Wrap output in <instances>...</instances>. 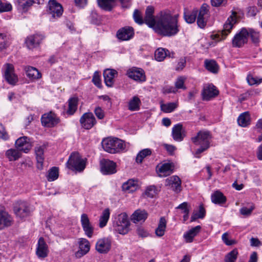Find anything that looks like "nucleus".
Returning a JSON list of instances; mask_svg holds the SVG:
<instances>
[{
    "label": "nucleus",
    "mask_w": 262,
    "mask_h": 262,
    "mask_svg": "<svg viewBox=\"0 0 262 262\" xmlns=\"http://www.w3.org/2000/svg\"><path fill=\"white\" fill-rule=\"evenodd\" d=\"M0 138L4 140H7L9 139V136L2 124H0Z\"/></svg>",
    "instance_id": "nucleus-62"
},
{
    "label": "nucleus",
    "mask_w": 262,
    "mask_h": 262,
    "mask_svg": "<svg viewBox=\"0 0 262 262\" xmlns=\"http://www.w3.org/2000/svg\"><path fill=\"white\" fill-rule=\"evenodd\" d=\"M58 177V168L56 167H53L49 171L48 180L52 181L56 180Z\"/></svg>",
    "instance_id": "nucleus-49"
},
{
    "label": "nucleus",
    "mask_w": 262,
    "mask_h": 262,
    "mask_svg": "<svg viewBox=\"0 0 262 262\" xmlns=\"http://www.w3.org/2000/svg\"><path fill=\"white\" fill-rule=\"evenodd\" d=\"M4 76L6 81L10 84L14 85L18 82V77L14 73V68L11 63L4 66Z\"/></svg>",
    "instance_id": "nucleus-6"
},
{
    "label": "nucleus",
    "mask_w": 262,
    "mask_h": 262,
    "mask_svg": "<svg viewBox=\"0 0 262 262\" xmlns=\"http://www.w3.org/2000/svg\"><path fill=\"white\" fill-rule=\"evenodd\" d=\"M85 234L89 238L92 237L94 232V228L91 224L82 226Z\"/></svg>",
    "instance_id": "nucleus-53"
},
{
    "label": "nucleus",
    "mask_w": 262,
    "mask_h": 262,
    "mask_svg": "<svg viewBox=\"0 0 262 262\" xmlns=\"http://www.w3.org/2000/svg\"><path fill=\"white\" fill-rule=\"evenodd\" d=\"M92 81L93 82L94 84L97 86L98 88H101V79L100 76L98 72H95L94 74Z\"/></svg>",
    "instance_id": "nucleus-59"
},
{
    "label": "nucleus",
    "mask_w": 262,
    "mask_h": 262,
    "mask_svg": "<svg viewBox=\"0 0 262 262\" xmlns=\"http://www.w3.org/2000/svg\"><path fill=\"white\" fill-rule=\"evenodd\" d=\"M118 72L115 70L106 69L103 72L104 80L106 85L112 87L114 83V79L117 75Z\"/></svg>",
    "instance_id": "nucleus-26"
},
{
    "label": "nucleus",
    "mask_w": 262,
    "mask_h": 262,
    "mask_svg": "<svg viewBox=\"0 0 262 262\" xmlns=\"http://www.w3.org/2000/svg\"><path fill=\"white\" fill-rule=\"evenodd\" d=\"M238 255V251L236 249L228 253L225 257V262H235Z\"/></svg>",
    "instance_id": "nucleus-47"
},
{
    "label": "nucleus",
    "mask_w": 262,
    "mask_h": 262,
    "mask_svg": "<svg viewBox=\"0 0 262 262\" xmlns=\"http://www.w3.org/2000/svg\"><path fill=\"white\" fill-rule=\"evenodd\" d=\"M114 227L115 228V230L119 234L124 235L128 232L129 225L121 224L120 225H114Z\"/></svg>",
    "instance_id": "nucleus-50"
},
{
    "label": "nucleus",
    "mask_w": 262,
    "mask_h": 262,
    "mask_svg": "<svg viewBox=\"0 0 262 262\" xmlns=\"http://www.w3.org/2000/svg\"><path fill=\"white\" fill-rule=\"evenodd\" d=\"M27 77L33 79H39L41 77V73L35 68L28 67L26 68Z\"/></svg>",
    "instance_id": "nucleus-40"
},
{
    "label": "nucleus",
    "mask_w": 262,
    "mask_h": 262,
    "mask_svg": "<svg viewBox=\"0 0 262 262\" xmlns=\"http://www.w3.org/2000/svg\"><path fill=\"white\" fill-rule=\"evenodd\" d=\"M95 115L99 119H102L104 117V111L99 107H96L94 110Z\"/></svg>",
    "instance_id": "nucleus-63"
},
{
    "label": "nucleus",
    "mask_w": 262,
    "mask_h": 262,
    "mask_svg": "<svg viewBox=\"0 0 262 262\" xmlns=\"http://www.w3.org/2000/svg\"><path fill=\"white\" fill-rule=\"evenodd\" d=\"M237 23L236 13L234 12L228 18L224 25V29L222 30L221 35L222 39H224L230 33L233 26Z\"/></svg>",
    "instance_id": "nucleus-15"
},
{
    "label": "nucleus",
    "mask_w": 262,
    "mask_h": 262,
    "mask_svg": "<svg viewBox=\"0 0 262 262\" xmlns=\"http://www.w3.org/2000/svg\"><path fill=\"white\" fill-rule=\"evenodd\" d=\"M6 156L10 161H13L18 160L21 157V153L17 148H11L6 151Z\"/></svg>",
    "instance_id": "nucleus-36"
},
{
    "label": "nucleus",
    "mask_w": 262,
    "mask_h": 262,
    "mask_svg": "<svg viewBox=\"0 0 262 262\" xmlns=\"http://www.w3.org/2000/svg\"><path fill=\"white\" fill-rule=\"evenodd\" d=\"M138 187L136 182L134 180L130 179L122 184V190L127 192H132L135 191Z\"/></svg>",
    "instance_id": "nucleus-33"
},
{
    "label": "nucleus",
    "mask_w": 262,
    "mask_h": 262,
    "mask_svg": "<svg viewBox=\"0 0 262 262\" xmlns=\"http://www.w3.org/2000/svg\"><path fill=\"white\" fill-rule=\"evenodd\" d=\"M134 36V29L132 27L125 26L119 29L116 33L117 38L121 41H127Z\"/></svg>",
    "instance_id": "nucleus-14"
},
{
    "label": "nucleus",
    "mask_w": 262,
    "mask_h": 262,
    "mask_svg": "<svg viewBox=\"0 0 262 262\" xmlns=\"http://www.w3.org/2000/svg\"><path fill=\"white\" fill-rule=\"evenodd\" d=\"M12 9V6L2 0H0V12L9 11Z\"/></svg>",
    "instance_id": "nucleus-55"
},
{
    "label": "nucleus",
    "mask_w": 262,
    "mask_h": 262,
    "mask_svg": "<svg viewBox=\"0 0 262 262\" xmlns=\"http://www.w3.org/2000/svg\"><path fill=\"white\" fill-rule=\"evenodd\" d=\"M92 23L99 25L102 21V17L99 15L96 12H92L91 15Z\"/></svg>",
    "instance_id": "nucleus-57"
},
{
    "label": "nucleus",
    "mask_w": 262,
    "mask_h": 262,
    "mask_svg": "<svg viewBox=\"0 0 262 262\" xmlns=\"http://www.w3.org/2000/svg\"><path fill=\"white\" fill-rule=\"evenodd\" d=\"M67 165L69 169L79 172L83 171L85 167L84 160L81 159L79 154L76 152L71 154L67 162Z\"/></svg>",
    "instance_id": "nucleus-4"
},
{
    "label": "nucleus",
    "mask_w": 262,
    "mask_h": 262,
    "mask_svg": "<svg viewBox=\"0 0 262 262\" xmlns=\"http://www.w3.org/2000/svg\"><path fill=\"white\" fill-rule=\"evenodd\" d=\"M170 57L169 51L166 49L159 48L155 52V59L158 61L164 60L166 57Z\"/></svg>",
    "instance_id": "nucleus-32"
},
{
    "label": "nucleus",
    "mask_w": 262,
    "mask_h": 262,
    "mask_svg": "<svg viewBox=\"0 0 262 262\" xmlns=\"http://www.w3.org/2000/svg\"><path fill=\"white\" fill-rule=\"evenodd\" d=\"M154 13V7L148 6L144 19V23L157 34L162 36L171 37L178 33L180 30L178 14L172 15L168 11H163L155 17Z\"/></svg>",
    "instance_id": "nucleus-1"
},
{
    "label": "nucleus",
    "mask_w": 262,
    "mask_h": 262,
    "mask_svg": "<svg viewBox=\"0 0 262 262\" xmlns=\"http://www.w3.org/2000/svg\"><path fill=\"white\" fill-rule=\"evenodd\" d=\"M135 21L138 24H142L144 23V19H143L140 12L138 10H135L133 14Z\"/></svg>",
    "instance_id": "nucleus-56"
},
{
    "label": "nucleus",
    "mask_w": 262,
    "mask_h": 262,
    "mask_svg": "<svg viewBox=\"0 0 262 262\" xmlns=\"http://www.w3.org/2000/svg\"><path fill=\"white\" fill-rule=\"evenodd\" d=\"M173 164L172 163H164L157 166V171L160 177H166L170 174L173 171Z\"/></svg>",
    "instance_id": "nucleus-25"
},
{
    "label": "nucleus",
    "mask_w": 262,
    "mask_h": 262,
    "mask_svg": "<svg viewBox=\"0 0 262 262\" xmlns=\"http://www.w3.org/2000/svg\"><path fill=\"white\" fill-rule=\"evenodd\" d=\"M101 143L103 149L111 154L119 152L125 148L123 141L117 138L104 139Z\"/></svg>",
    "instance_id": "nucleus-3"
},
{
    "label": "nucleus",
    "mask_w": 262,
    "mask_h": 262,
    "mask_svg": "<svg viewBox=\"0 0 262 262\" xmlns=\"http://www.w3.org/2000/svg\"><path fill=\"white\" fill-rule=\"evenodd\" d=\"M182 125L177 124L172 129V136L174 140L180 142L183 140L184 137L182 134Z\"/></svg>",
    "instance_id": "nucleus-30"
},
{
    "label": "nucleus",
    "mask_w": 262,
    "mask_h": 262,
    "mask_svg": "<svg viewBox=\"0 0 262 262\" xmlns=\"http://www.w3.org/2000/svg\"><path fill=\"white\" fill-rule=\"evenodd\" d=\"M43 0H17V7L19 9L23 11H27L29 8L33 4H41L43 3Z\"/></svg>",
    "instance_id": "nucleus-28"
},
{
    "label": "nucleus",
    "mask_w": 262,
    "mask_h": 262,
    "mask_svg": "<svg viewBox=\"0 0 262 262\" xmlns=\"http://www.w3.org/2000/svg\"><path fill=\"white\" fill-rule=\"evenodd\" d=\"M211 138L210 133L207 130H201L198 133L196 136L192 138V142L195 145L200 146L194 154L195 157L200 158L199 155L209 148Z\"/></svg>",
    "instance_id": "nucleus-2"
},
{
    "label": "nucleus",
    "mask_w": 262,
    "mask_h": 262,
    "mask_svg": "<svg viewBox=\"0 0 262 262\" xmlns=\"http://www.w3.org/2000/svg\"><path fill=\"white\" fill-rule=\"evenodd\" d=\"M79 250L75 253V256L77 258H81L86 254L90 250V243L85 238H80L78 242Z\"/></svg>",
    "instance_id": "nucleus-21"
},
{
    "label": "nucleus",
    "mask_w": 262,
    "mask_h": 262,
    "mask_svg": "<svg viewBox=\"0 0 262 262\" xmlns=\"http://www.w3.org/2000/svg\"><path fill=\"white\" fill-rule=\"evenodd\" d=\"M161 107V110L164 112L170 113L177 107V104L174 102H171L168 104H162Z\"/></svg>",
    "instance_id": "nucleus-51"
},
{
    "label": "nucleus",
    "mask_w": 262,
    "mask_h": 262,
    "mask_svg": "<svg viewBox=\"0 0 262 262\" xmlns=\"http://www.w3.org/2000/svg\"><path fill=\"white\" fill-rule=\"evenodd\" d=\"M239 125L242 127H246L250 122V116L248 112L242 113L237 119Z\"/></svg>",
    "instance_id": "nucleus-34"
},
{
    "label": "nucleus",
    "mask_w": 262,
    "mask_h": 262,
    "mask_svg": "<svg viewBox=\"0 0 262 262\" xmlns=\"http://www.w3.org/2000/svg\"><path fill=\"white\" fill-rule=\"evenodd\" d=\"M197 17V24L201 28H204L207 24V21L209 17V6L204 3L198 11Z\"/></svg>",
    "instance_id": "nucleus-7"
},
{
    "label": "nucleus",
    "mask_w": 262,
    "mask_h": 262,
    "mask_svg": "<svg viewBox=\"0 0 262 262\" xmlns=\"http://www.w3.org/2000/svg\"><path fill=\"white\" fill-rule=\"evenodd\" d=\"M248 207H243L240 209V213L245 216H249L255 209V205L253 203L247 204Z\"/></svg>",
    "instance_id": "nucleus-46"
},
{
    "label": "nucleus",
    "mask_w": 262,
    "mask_h": 262,
    "mask_svg": "<svg viewBox=\"0 0 262 262\" xmlns=\"http://www.w3.org/2000/svg\"><path fill=\"white\" fill-rule=\"evenodd\" d=\"M185 80V78L183 77H178L175 82V88L177 90L179 89H186V87L184 86Z\"/></svg>",
    "instance_id": "nucleus-58"
},
{
    "label": "nucleus",
    "mask_w": 262,
    "mask_h": 262,
    "mask_svg": "<svg viewBox=\"0 0 262 262\" xmlns=\"http://www.w3.org/2000/svg\"><path fill=\"white\" fill-rule=\"evenodd\" d=\"M148 213L145 210L137 209L132 214L131 220L134 223L144 222L148 217Z\"/></svg>",
    "instance_id": "nucleus-27"
},
{
    "label": "nucleus",
    "mask_w": 262,
    "mask_h": 262,
    "mask_svg": "<svg viewBox=\"0 0 262 262\" xmlns=\"http://www.w3.org/2000/svg\"><path fill=\"white\" fill-rule=\"evenodd\" d=\"M101 171L103 174H111L116 172V164L113 161L103 159L100 161Z\"/></svg>",
    "instance_id": "nucleus-16"
},
{
    "label": "nucleus",
    "mask_w": 262,
    "mask_h": 262,
    "mask_svg": "<svg viewBox=\"0 0 262 262\" xmlns=\"http://www.w3.org/2000/svg\"><path fill=\"white\" fill-rule=\"evenodd\" d=\"M219 94V91L216 87L212 84L205 85L204 86L202 95L203 100H210L211 98H214Z\"/></svg>",
    "instance_id": "nucleus-20"
},
{
    "label": "nucleus",
    "mask_w": 262,
    "mask_h": 262,
    "mask_svg": "<svg viewBox=\"0 0 262 262\" xmlns=\"http://www.w3.org/2000/svg\"><path fill=\"white\" fill-rule=\"evenodd\" d=\"M141 101L139 98L137 96H134L128 102V110L131 111H138L140 109Z\"/></svg>",
    "instance_id": "nucleus-43"
},
{
    "label": "nucleus",
    "mask_w": 262,
    "mask_h": 262,
    "mask_svg": "<svg viewBox=\"0 0 262 262\" xmlns=\"http://www.w3.org/2000/svg\"><path fill=\"white\" fill-rule=\"evenodd\" d=\"M201 227L200 225L196 226L184 233L183 237L185 238L186 242L191 243L192 242L194 237L200 231Z\"/></svg>",
    "instance_id": "nucleus-29"
},
{
    "label": "nucleus",
    "mask_w": 262,
    "mask_h": 262,
    "mask_svg": "<svg viewBox=\"0 0 262 262\" xmlns=\"http://www.w3.org/2000/svg\"><path fill=\"white\" fill-rule=\"evenodd\" d=\"M46 149L45 145H37L35 147V154L37 161V167L38 169H42L45 160L44 152Z\"/></svg>",
    "instance_id": "nucleus-23"
},
{
    "label": "nucleus",
    "mask_w": 262,
    "mask_h": 262,
    "mask_svg": "<svg viewBox=\"0 0 262 262\" xmlns=\"http://www.w3.org/2000/svg\"><path fill=\"white\" fill-rule=\"evenodd\" d=\"M48 12L54 18H58L63 13L62 6L56 0H50L48 3Z\"/></svg>",
    "instance_id": "nucleus-18"
},
{
    "label": "nucleus",
    "mask_w": 262,
    "mask_h": 262,
    "mask_svg": "<svg viewBox=\"0 0 262 262\" xmlns=\"http://www.w3.org/2000/svg\"><path fill=\"white\" fill-rule=\"evenodd\" d=\"M13 223L12 217L7 212L0 210V230L11 226Z\"/></svg>",
    "instance_id": "nucleus-24"
},
{
    "label": "nucleus",
    "mask_w": 262,
    "mask_h": 262,
    "mask_svg": "<svg viewBox=\"0 0 262 262\" xmlns=\"http://www.w3.org/2000/svg\"><path fill=\"white\" fill-rule=\"evenodd\" d=\"M151 151L148 148H146L140 151L136 157V162L137 163H141L144 158L150 155Z\"/></svg>",
    "instance_id": "nucleus-48"
},
{
    "label": "nucleus",
    "mask_w": 262,
    "mask_h": 262,
    "mask_svg": "<svg viewBox=\"0 0 262 262\" xmlns=\"http://www.w3.org/2000/svg\"><path fill=\"white\" fill-rule=\"evenodd\" d=\"M16 148L19 151L28 153L32 147V144L29 138L23 136L17 139L15 143Z\"/></svg>",
    "instance_id": "nucleus-11"
},
{
    "label": "nucleus",
    "mask_w": 262,
    "mask_h": 262,
    "mask_svg": "<svg viewBox=\"0 0 262 262\" xmlns=\"http://www.w3.org/2000/svg\"><path fill=\"white\" fill-rule=\"evenodd\" d=\"M163 146L168 152V154L170 155H173L174 154V151L177 149L176 146L172 145L165 143L163 144Z\"/></svg>",
    "instance_id": "nucleus-61"
},
{
    "label": "nucleus",
    "mask_w": 262,
    "mask_h": 262,
    "mask_svg": "<svg viewBox=\"0 0 262 262\" xmlns=\"http://www.w3.org/2000/svg\"><path fill=\"white\" fill-rule=\"evenodd\" d=\"M259 12V10L256 6H251L247 8V15L249 16H255Z\"/></svg>",
    "instance_id": "nucleus-60"
},
{
    "label": "nucleus",
    "mask_w": 262,
    "mask_h": 262,
    "mask_svg": "<svg viewBox=\"0 0 262 262\" xmlns=\"http://www.w3.org/2000/svg\"><path fill=\"white\" fill-rule=\"evenodd\" d=\"M110 216V210L108 208L105 209L100 216L99 226L100 228L105 227L109 220Z\"/></svg>",
    "instance_id": "nucleus-38"
},
{
    "label": "nucleus",
    "mask_w": 262,
    "mask_h": 262,
    "mask_svg": "<svg viewBox=\"0 0 262 262\" xmlns=\"http://www.w3.org/2000/svg\"><path fill=\"white\" fill-rule=\"evenodd\" d=\"M205 67L206 69L213 73H216L218 72L219 67L216 62L213 60H206L205 61Z\"/></svg>",
    "instance_id": "nucleus-44"
},
{
    "label": "nucleus",
    "mask_w": 262,
    "mask_h": 262,
    "mask_svg": "<svg viewBox=\"0 0 262 262\" xmlns=\"http://www.w3.org/2000/svg\"><path fill=\"white\" fill-rule=\"evenodd\" d=\"M116 0H97L99 7L105 11H111L113 7V3Z\"/></svg>",
    "instance_id": "nucleus-37"
},
{
    "label": "nucleus",
    "mask_w": 262,
    "mask_h": 262,
    "mask_svg": "<svg viewBox=\"0 0 262 262\" xmlns=\"http://www.w3.org/2000/svg\"><path fill=\"white\" fill-rule=\"evenodd\" d=\"M45 36L41 34H35L28 36L25 39L26 47L29 50H33L38 47Z\"/></svg>",
    "instance_id": "nucleus-12"
},
{
    "label": "nucleus",
    "mask_w": 262,
    "mask_h": 262,
    "mask_svg": "<svg viewBox=\"0 0 262 262\" xmlns=\"http://www.w3.org/2000/svg\"><path fill=\"white\" fill-rule=\"evenodd\" d=\"M165 185L176 193L182 190L181 180L177 176H172L165 180Z\"/></svg>",
    "instance_id": "nucleus-17"
},
{
    "label": "nucleus",
    "mask_w": 262,
    "mask_h": 262,
    "mask_svg": "<svg viewBox=\"0 0 262 262\" xmlns=\"http://www.w3.org/2000/svg\"><path fill=\"white\" fill-rule=\"evenodd\" d=\"M80 123L83 128L90 129L96 124L97 121L93 113L89 112L83 114L80 119Z\"/></svg>",
    "instance_id": "nucleus-13"
},
{
    "label": "nucleus",
    "mask_w": 262,
    "mask_h": 262,
    "mask_svg": "<svg viewBox=\"0 0 262 262\" xmlns=\"http://www.w3.org/2000/svg\"><path fill=\"white\" fill-rule=\"evenodd\" d=\"M121 224L130 226L128 216L126 213H121L118 215L117 217H116L115 220L114 221L113 226L114 225H120Z\"/></svg>",
    "instance_id": "nucleus-39"
},
{
    "label": "nucleus",
    "mask_w": 262,
    "mask_h": 262,
    "mask_svg": "<svg viewBox=\"0 0 262 262\" xmlns=\"http://www.w3.org/2000/svg\"><path fill=\"white\" fill-rule=\"evenodd\" d=\"M166 227V221L164 217H161L160 219L158 226L155 230V233L157 236L161 237L164 235Z\"/></svg>",
    "instance_id": "nucleus-35"
},
{
    "label": "nucleus",
    "mask_w": 262,
    "mask_h": 262,
    "mask_svg": "<svg viewBox=\"0 0 262 262\" xmlns=\"http://www.w3.org/2000/svg\"><path fill=\"white\" fill-rule=\"evenodd\" d=\"M223 242L227 246H231L236 243L234 239H229V234L227 232L224 233L222 236Z\"/></svg>",
    "instance_id": "nucleus-54"
},
{
    "label": "nucleus",
    "mask_w": 262,
    "mask_h": 262,
    "mask_svg": "<svg viewBox=\"0 0 262 262\" xmlns=\"http://www.w3.org/2000/svg\"><path fill=\"white\" fill-rule=\"evenodd\" d=\"M49 253L48 246L43 237H40L38 241L36 254L40 258L46 257Z\"/></svg>",
    "instance_id": "nucleus-22"
},
{
    "label": "nucleus",
    "mask_w": 262,
    "mask_h": 262,
    "mask_svg": "<svg viewBox=\"0 0 262 262\" xmlns=\"http://www.w3.org/2000/svg\"><path fill=\"white\" fill-rule=\"evenodd\" d=\"M41 121L43 126L53 127L59 122L60 119L55 113L50 112L42 116Z\"/></svg>",
    "instance_id": "nucleus-9"
},
{
    "label": "nucleus",
    "mask_w": 262,
    "mask_h": 262,
    "mask_svg": "<svg viewBox=\"0 0 262 262\" xmlns=\"http://www.w3.org/2000/svg\"><path fill=\"white\" fill-rule=\"evenodd\" d=\"M14 211L16 215L21 219L28 216L31 212L29 204L25 202L18 203L14 206Z\"/></svg>",
    "instance_id": "nucleus-10"
},
{
    "label": "nucleus",
    "mask_w": 262,
    "mask_h": 262,
    "mask_svg": "<svg viewBox=\"0 0 262 262\" xmlns=\"http://www.w3.org/2000/svg\"><path fill=\"white\" fill-rule=\"evenodd\" d=\"M198 13V10L194 9L191 12H185L184 17L185 21L189 24H192L195 21Z\"/></svg>",
    "instance_id": "nucleus-41"
},
{
    "label": "nucleus",
    "mask_w": 262,
    "mask_h": 262,
    "mask_svg": "<svg viewBox=\"0 0 262 262\" xmlns=\"http://www.w3.org/2000/svg\"><path fill=\"white\" fill-rule=\"evenodd\" d=\"M211 199L212 202L215 204H223L226 202V196L219 190H216L213 193Z\"/></svg>",
    "instance_id": "nucleus-31"
},
{
    "label": "nucleus",
    "mask_w": 262,
    "mask_h": 262,
    "mask_svg": "<svg viewBox=\"0 0 262 262\" xmlns=\"http://www.w3.org/2000/svg\"><path fill=\"white\" fill-rule=\"evenodd\" d=\"M247 31L248 32V38L250 36L252 42L257 45L259 42V32L252 28H247Z\"/></svg>",
    "instance_id": "nucleus-45"
},
{
    "label": "nucleus",
    "mask_w": 262,
    "mask_h": 262,
    "mask_svg": "<svg viewBox=\"0 0 262 262\" xmlns=\"http://www.w3.org/2000/svg\"><path fill=\"white\" fill-rule=\"evenodd\" d=\"M137 233L139 236L142 238L147 237L149 235L148 232L141 227L137 228Z\"/></svg>",
    "instance_id": "nucleus-64"
},
{
    "label": "nucleus",
    "mask_w": 262,
    "mask_h": 262,
    "mask_svg": "<svg viewBox=\"0 0 262 262\" xmlns=\"http://www.w3.org/2000/svg\"><path fill=\"white\" fill-rule=\"evenodd\" d=\"M157 189L155 186L151 185L147 187L145 194L151 198H154L157 193Z\"/></svg>",
    "instance_id": "nucleus-52"
},
{
    "label": "nucleus",
    "mask_w": 262,
    "mask_h": 262,
    "mask_svg": "<svg viewBox=\"0 0 262 262\" xmlns=\"http://www.w3.org/2000/svg\"><path fill=\"white\" fill-rule=\"evenodd\" d=\"M248 42V32L247 28H243L237 33L232 39V46L241 48Z\"/></svg>",
    "instance_id": "nucleus-8"
},
{
    "label": "nucleus",
    "mask_w": 262,
    "mask_h": 262,
    "mask_svg": "<svg viewBox=\"0 0 262 262\" xmlns=\"http://www.w3.org/2000/svg\"><path fill=\"white\" fill-rule=\"evenodd\" d=\"M126 75L130 78L139 82H143L146 80V77L143 70L136 67L127 70Z\"/></svg>",
    "instance_id": "nucleus-19"
},
{
    "label": "nucleus",
    "mask_w": 262,
    "mask_h": 262,
    "mask_svg": "<svg viewBox=\"0 0 262 262\" xmlns=\"http://www.w3.org/2000/svg\"><path fill=\"white\" fill-rule=\"evenodd\" d=\"M78 99L77 97H73L70 98L69 101V107L67 110V113L72 115L74 114L77 109Z\"/></svg>",
    "instance_id": "nucleus-42"
},
{
    "label": "nucleus",
    "mask_w": 262,
    "mask_h": 262,
    "mask_svg": "<svg viewBox=\"0 0 262 262\" xmlns=\"http://www.w3.org/2000/svg\"><path fill=\"white\" fill-rule=\"evenodd\" d=\"M112 241L111 238L103 237L97 240L95 244V250L102 254L108 253L112 248Z\"/></svg>",
    "instance_id": "nucleus-5"
}]
</instances>
